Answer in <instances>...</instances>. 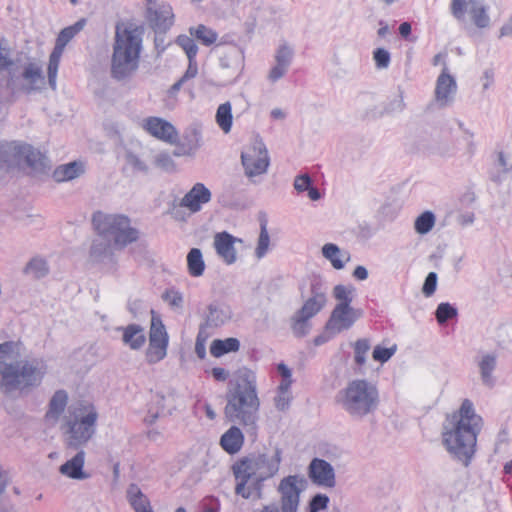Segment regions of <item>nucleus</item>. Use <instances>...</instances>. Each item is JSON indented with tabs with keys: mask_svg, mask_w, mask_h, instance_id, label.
I'll list each match as a JSON object with an SVG mask.
<instances>
[{
	"mask_svg": "<svg viewBox=\"0 0 512 512\" xmlns=\"http://www.w3.org/2000/svg\"><path fill=\"white\" fill-rule=\"evenodd\" d=\"M270 244V236L267 229V220L263 219L260 222V234L255 249V256L257 259H262L268 252Z\"/></svg>",
	"mask_w": 512,
	"mask_h": 512,
	"instance_id": "nucleus-42",
	"label": "nucleus"
},
{
	"mask_svg": "<svg viewBox=\"0 0 512 512\" xmlns=\"http://www.w3.org/2000/svg\"><path fill=\"white\" fill-rule=\"evenodd\" d=\"M84 173V166L81 162L73 161L58 166L53 172V178L57 182L73 180Z\"/></svg>",
	"mask_w": 512,
	"mask_h": 512,
	"instance_id": "nucleus-29",
	"label": "nucleus"
},
{
	"mask_svg": "<svg viewBox=\"0 0 512 512\" xmlns=\"http://www.w3.org/2000/svg\"><path fill=\"white\" fill-rule=\"evenodd\" d=\"M236 242H242V240L226 231L217 233L214 237L216 252L228 265L236 261V249L234 247Z\"/></svg>",
	"mask_w": 512,
	"mask_h": 512,
	"instance_id": "nucleus-23",
	"label": "nucleus"
},
{
	"mask_svg": "<svg viewBox=\"0 0 512 512\" xmlns=\"http://www.w3.org/2000/svg\"><path fill=\"white\" fill-rule=\"evenodd\" d=\"M189 33L192 37L198 40L201 44L205 46H210L214 44L218 38V34L213 29L200 24L196 27H190Z\"/></svg>",
	"mask_w": 512,
	"mask_h": 512,
	"instance_id": "nucleus-37",
	"label": "nucleus"
},
{
	"mask_svg": "<svg viewBox=\"0 0 512 512\" xmlns=\"http://www.w3.org/2000/svg\"><path fill=\"white\" fill-rule=\"evenodd\" d=\"M308 476L312 483L325 488L336 485L335 471L332 465L324 459L314 458L308 466Z\"/></svg>",
	"mask_w": 512,
	"mask_h": 512,
	"instance_id": "nucleus-18",
	"label": "nucleus"
},
{
	"mask_svg": "<svg viewBox=\"0 0 512 512\" xmlns=\"http://www.w3.org/2000/svg\"><path fill=\"white\" fill-rule=\"evenodd\" d=\"M355 292L356 288L352 285L338 284L333 288L337 304L325 324V332L330 336L349 330L362 317L363 311L351 306Z\"/></svg>",
	"mask_w": 512,
	"mask_h": 512,
	"instance_id": "nucleus-7",
	"label": "nucleus"
},
{
	"mask_svg": "<svg viewBox=\"0 0 512 512\" xmlns=\"http://www.w3.org/2000/svg\"><path fill=\"white\" fill-rule=\"evenodd\" d=\"M312 185H313L312 178L310 177L309 174H306V173L296 176L294 179V183H293L294 189L298 193L308 191V189Z\"/></svg>",
	"mask_w": 512,
	"mask_h": 512,
	"instance_id": "nucleus-55",
	"label": "nucleus"
},
{
	"mask_svg": "<svg viewBox=\"0 0 512 512\" xmlns=\"http://www.w3.org/2000/svg\"><path fill=\"white\" fill-rule=\"evenodd\" d=\"M208 339V334L206 332L205 327H201L196 337L195 343V353L200 358L203 359L206 356V341Z\"/></svg>",
	"mask_w": 512,
	"mask_h": 512,
	"instance_id": "nucleus-52",
	"label": "nucleus"
},
{
	"mask_svg": "<svg viewBox=\"0 0 512 512\" xmlns=\"http://www.w3.org/2000/svg\"><path fill=\"white\" fill-rule=\"evenodd\" d=\"M42 65L37 60L28 59L20 66L19 62L10 70L7 78V87L12 94H31L44 84Z\"/></svg>",
	"mask_w": 512,
	"mask_h": 512,
	"instance_id": "nucleus-11",
	"label": "nucleus"
},
{
	"mask_svg": "<svg viewBox=\"0 0 512 512\" xmlns=\"http://www.w3.org/2000/svg\"><path fill=\"white\" fill-rule=\"evenodd\" d=\"M142 128L151 136L168 142L174 143L177 138L176 128L167 120L160 117H148L142 121Z\"/></svg>",
	"mask_w": 512,
	"mask_h": 512,
	"instance_id": "nucleus-19",
	"label": "nucleus"
},
{
	"mask_svg": "<svg viewBox=\"0 0 512 512\" xmlns=\"http://www.w3.org/2000/svg\"><path fill=\"white\" fill-rule=\"evenodd\" d=\"M176 43L178 46H180L188 59H194L197 56L198 53V46L195 43L194 37L187 36V35H179L176 38Z\"/></svg>",
	"mask_w": 512,
	"mask_h": 512,
	"instance_id": "nucleus-47",
	"label": "nucleus"
},
{
	"mask_svg": "<svg viewBox=\"0 0 512 512\" xmlns=\"http://www.w3.org/2000/svg\"><path fill=\"white\" fill-rule=\"evenodd\" d=\"M322 255L330 261L333 268L341 270L345 266V261H349L348 253L342 254L340 248L334 243H327L322 247Z\"/></svg>",
	"mask_w": 512,
	"mask_h": 512,
	"instance_id": "nucleus-30",
	"label": "nucleus"
},
{
	"mask_svg": "<svg viewBox=\"0 0 512 512\" xmlns=\"http://www.w3.org/2000/svg\"><path fill=\"white\" fill-rule=\"evenodd\" d=\"M241 163L245 175L249 178L262 175L267 172L270 158L264 142L256 139L248 150L241 153Z\"/></svg>",
	"mask_w": 512,
	"mask_h": 512,
	"instance_id": "nucleus-13",
	"label": "nucleus"
},
{
	"mask_svg": "<svg viewBox=\"0 0 512 512\" xmlns=\"http://www.w3.org/2000/svg\"><path fill=\"white\" fill-rule=\"evenodd\" d=\"M405 108V102L402 92L400 91L397 96L393 99L389 100V102L385 105L384 111L387 114L401 112Z\"/></svg>",
	"mask_w": 512,
	"mask_h": 512,
	"instance_id": "nucleus-54",
	"label": "nucleus"
},
{
	"mask_svg": "<svg viewBox=\"0 0 512 512\" xmlns=\"http://www.w3.org/2000/svg\"><path fill=\"white\" fill-rule=\"evenodd\" d=\"M450 12L458 22H464L469 14L476 27L482 29L490 25V17L482 0H451Z\"/></svg>",
	"mask_w": 512,
	"mask_h": 512,
	"instance_id": "nucleus-12",
	"label": "nucleus"
},
{
	"mask_svg": "<svg viewBox=\"0 0 512 512\" xmlns=\"http://www.w3.org/2000/svg\"><path fill=\"white\" fill-rule=\"evenodd\" d=\"M155 165L167 172L174 169V161L168 153H159L156 155Z\"/></svg>",
	"mask_w": 512,
	"mask_h": 512,
	"instance_id": "nucleus-58",
	"label": "nucleus"
},
{
	"mask_svg": "<svg viewBox=\"0 0 512 512\" xmlns=\"http://www.w3.org/2000/svg\"><path fill=\"white\" fill-rule=\"evenodd\" d=\"M117 330L123 331L124 344L133 350L140 349L146 341L144 329L140 325L130 324L127 327H118Z\"/></svg>",
	"mask_w": 512,
	"mask_h": 512,
	"instance_id": "nucleus-28",
	"label": "nucleus"
},
{
	"mask_svg": "<svg viewBox=\"0 0 512 512\" xmlns=\"http://www.w3.org/2000/svg\"><path fill=\"white\" fill-rule=\"evenodd\" d=\"M17 62H20V60L12 58L8 42L4 39L0 40V70H5L9 73Z\"/></svg>",
	"mask_w": 512,
	"mask_h": 512,
	"instance_id": "nucleus-46",
	"label": "nucleus"
},
{
	"mask_svg": "<svg viewBox=\"0 0 512 512\" xmlns=\"http://www.w3.org/2000/svg\"><path fill=\"white\" fill-rule=\"evenodd\" d=\"M162 298L165 302H167L173 308H181L183 304V296L182 294L175 289H167Z\"/></svg>",
	"mask_w": 512,
	"mask_h": 512,
	"instance_id": "nucleus-53",
	"label": "nucleus"
},
{
	"mask_svg": "<svg viewBox=\"0 0 512 512\" xmlns=\"http://www.w3.org/2000/svg\"><path fill=\"white\" fill-rule=\"evenodd\" d=\"M482 424V417L476 414L469 399H465L459 410L448 415L443 423V446L454 460L465 467L471 464L475 456Z\"/></svg>",
	"mask_w": 512,
	"mask_h": 512,
	"instance_id": "nucleus-1",
	"label": "nucleus"
},
{
	"mask_svg": "<svg viewBox=\"0 0 512 512\" xmlns=\"http://www.w3.org/2000/svg\"><path fill=\"white\" fill-rule=\"evenodd\" d=\"M127 162L133 169H135L137 171H141V172L148 171L147 165L135 154L129 153L127 155Z\"/></svg>",
	"mask_w": 512,
	"mask_h": 512,
	"instance_id": "nucleus-61",
	"label": "nucleus"
},
{
	"mask_svg": "<svg viewBox=\"0 0 512 512\" xmlns=\"http://www.w3.org/2000/svg\"><path fill=\"white\" fill-rule=\"evenodd\" d=\"M146 19L156 33H165L174 23V13L164 1L146 0Z\"/></svg>",
	"mask_w": 512,
	"mask_h": 512,
	"instance_id": "nucleus-15",
	"label": "nucleus"
},
{
	"mask_svg": "<svg viewBox=\"0 0 512 512\" xmlns=\"http://www.w3.org/2000/svg\"><path fill=\"white\" fill-rule=\"evenodd\" d=\"M497 358L494 354H485L479 361V370L481 380L484 385L492 387L495 383V379L492 376L493 371L496 368Z\"/></svg>",
	"mask_w": 512,
	"mask_h": 512,
	"instance_id": "nucleus-33",
	"label": "nucleus"
},
{
	"mask_svg": "<svg viewBox=\"0 0 512 512\" xmlns=\"http://www.w3.org/2000/svg\"><path fill=\"white\" fill-rule=\"evenodd\" d=\"M198 73V66L196 58L194 59H188V67L184 73V75L181 77V79L186 82L189 79L194 78Z\"/></svg>",
	"mask_w": 512,
	"mask_h": 512,
	"instance_id": "nucleus-62",
	"label": "nucleus"
},
{
	"mask_svg": "<svg viewBox=\"0 0 512 512\" xmlns=\"http://www.w3.org/2000/svg\"><path fill=\"white\" fill-rule=\"evenodd\" d=\"M143 31L133 24H117L110 73L117 81L129 80L139 68Z\"/></svg>",
	"mask_w": 512,
	"mask_h": 512,
	"instance_id": "nucleus-5",
	"label": "nucleus"
},
{
	"mask_svg": "<svg viewBox=\"0 0 512 512\" xmlns=\"http://www.w3.org/2000/svg\"><path fill=\"white\" fill-rule=\"evenodd\" d=\"M211 199V191L203 183L198 182L183 196L180 206L188 209L191 213H197Z\"/></svg>",
	"mask_w": 512,
	"mask_h": 512,
	"instance_id": "nucleus-20",
	"label": "nucleus"
},
{
	"mask_svg": "<svg viewBox=\"0 0 512 512\" xmlns=\"http://www.w3.org/2000/svg\"><path fill=\"white\" fill-rule=\"evenodd\" d=\"M93 225L99 236L113 241L118 249H124L139 239L140 232L131 225L129 217L123 214L97 213L93 216Z\"/></svg>",
	"mask_w": 512,
	"mask_h": 512,
	"instance_id": "nucleus-8",
	"label": "nucleus"
},
{
	"mask_svg": "<svg viewBox=\"0 0 512 512\" xmlns=\"http://www.w3.org/2000/svg\"><path fill=\"white\" fill-rule=\"evenodd\" d=\"M68 402V394L65 390H57L51 397L45 420L54 425L64 412Z\"/></svg>",
	"mask_w": 512,
	"mask_h": 512,
	"instance_id": "nucleus-25",
	"label": "nucleus"
},
{
	"mask_svg": "<svg viewBox=\"0 0 512 512\" xmlns=\"http://www.w3.org/2000/svg\"><path fill=\"white\" fill-rule=\"evenodd\" d=\"M243 55L241 50L234 46L227 54L220 58V66L224 69H234L239 71L242 67Z\"/></svg>",
	"mask_w": 512,
	"mask_h": 512,
	"instance_id": "nucleus-38",
	"label": "nucleus"
},
{
	"mask_svg": "<svg viewBox=\"0 0 512 512\" xmlns=\"http://www.w3.org/2000/svg\"><path fill=\"white\" fill-rule=\"evenodd\" d=\"M151 328L147 358L150 363H156L166 356L168 335L161 319L151 310Z\"/></svg>",
	"mask_w": 512,
	"mask_h": 512,
	"instance_id": "nucleus-16",
	"label": "nucleus"
},
{
	"mask_svg": "<svg viewBox=\"0 0 512 512\" xmlns=\"http://www.w3.org/2000/svg\"><path fill=\"white\" fill-rule=\"evenodd\" d=\"M188 272L193 277H200L205 270V262L199 248H192L187 254Z\"/></svg>",
	"mask_w": 512,
	"mask_h": 512,
	"instance_id": "nucleus-34",
	"label": "nucleus"
},
{
	"mask_svg": "<svg viewBox=\"0 0 512 512\" xmlns=\"http://www.w3.org/2000/svg\"><path fill=\"white\" fill-rule=\"evenodd\" d=\"M336 402L353 419H363L379 405V392L375 384L366 379H354L336 395Z\"/></svg>",
	"mask_w": 512,
	"mask_h": 512,
	"instance_id": "nucleus-6",
	"label": "nucleus"
},
{
	"mask_svg": "<svg viewBox=\"0 0 512 512\" xmlns=\"http://www.w3.org/2000/svg\"><path fill=\"white\" fill-rule=\"evenodd\" d=\"M76 35L72 32L68 27L62 29L57 36L56 43L54 48L64 51L66 45L75 37Z\"/></svg>",
	"mask_w": 512,
	"mask_h": 512,
	"instance_id": "nucleus-56",
	"label": "nucleus"
},
{
	"mask_svg": "<svg viewBox=\"0 0 512 512\" xmlns=\"http://www.w3.org/2000/svg\"><path fill=\"white\" fill-rule=\"evenodd\" d=\"M98 413L93 406L79 408L74 415L65 417L62 431L68 447L78 449L95 434Z\"/></svg>",
	"mask_w": 512,
	"mask_h": 512,
	"instance_id": "nucleus-9",
	"label": "nucleus"
},
{
	"mask_svg": "<svg viewBox=\"0 0 512 512\" xmlns=\"http://www.w3.org/2000/svg\"><path fill=\"white\" fill-rule=\"evenodd\" d=\"M396 350V345L389 348L377 345L373 349L372 357L377 362L385 363L395 354Z\"/></svg>",
	"mask_w": 512,
	"mask_h": 512,
	"instance_id": "nucleus-50",
	"label": "nucleus"
},
{
	"mask_svg": "<svg viewBox=\"0 0 512 512\" xmlns=\"http://www.w3.org/2000/svg\"><path fill=\"white\" fill-rule=\"evenodd\" d=\"M240 349V341L237 338L215 339L211 343L210 353L214 357H221L230 352H237Z\"/></svg>",
	"mask_w": 512,
	"mask_h": 512,
	"instance_id": "nucleus-32",
	"label": "nucleus"
},
{
	"mask_svg": "<svg viewBox=\"0 0 512 512\" xmlns=\"http://www.w3.org/2000/svg\"><path fill=\"white\" fill-rule=\"evenodd\" d=\"M114 243L105 236H99L92 241L89 250V261L105 270L114 269L117 263Z\"/></svg>",
	"mask_w": 512,
	"mask_h": 512,
	"instance_id": "nucleus-17",
	"label": "nucleus"
},
{
	"mask_svg": "<svg viewBox=\"0 0 512 512\" xmlns=\"http://www.w3.org/2000/svg\"><path fill=\"white\" fill-rule=\"evenodd\" d=\"M435 215L431 211H424L415 220L414 229L420 235L429 233L435 225Z\"/></svg>",
	"mask_w": 512,
	"mask_h": 512,
	"instance_id": "nucleus-41",
	"label": "nucleus"
},
{
	"mask_svg": "<svg viewBox=\"0 0 512 512\" xmlns=\"http://www.w3.org/2000/svg\"><path fill=\"white\" fill-rule=\"evenodd\" d=\"M437 274L435 272H429L424 280L422 292L426 297H430L434 294L437 287Z\"/></svg>",
	"mask_w": 512,
	"mask_h": 512,
	"instance_id": "nucleus-57",
	"label": "nucleus"
},
{
	"mask_svg": "<svg viewBox=\"0 0 512 512\" xmlns=\"http://www.w3.org/2000/svg\"><path fill=\"white\" fill-rule=\"evenodd\" d=\"M288 67L280 66V64L276 63L269 71L268 79L270 82L275 83L279 79H281L288 71Z\"/></svg>",
	"mask_w": 512,
	"mask_h": 512,
	"instance_id": "nucleus-60",
	"label": "nucleus"
},
{
	"mask_svg": "<svg viewBox=\"0 0 512 512\" xmlns=\"http://www.w3.org/2000/svg\"><path fill=\"white\" fill-rule=\"evenodd\" d=\"M282 451L275 448L272 453L251 455L238 460L232 471L236 480L235 493L244 499L262 498L264 481L279 471Z\"/></svg>",
	"mask_w": 512,
	"mask_h": 512,
	"instance_id": "nucleus-4",
	"label": "nucleus"
},
{
	"mask_svg": "<svg viewBox=\"0 0 512 512\" xmlns=\"http://www.w3.org/2000/svg\"><path fill=\"white\" fill-rule=\"evenodd\" d=\"M188 139L190 149H197L201 143V133L198 128L192 127L185 137Z\"/></svg>",
	"mask_w": 512,
	"mask_h": 512,
	"instance_id": "nucleus-59",
	"label": "nucleus"
},
{
	"mask_svg": "<svg viewBox=\"0 0 512 512\" xmlns=\"http://www.w3.org/2000/svg\"><path fill=\"white\" fill-rule=\"evenodd\" d=\"M456 91V80L445 65L436 80L435 99L441 106H446L453 101Z\"/></svg>",
	"mask_w": 512,
	"mask_h": 512,
	"instance_id": "nucleus-21",
	"label": "nucleus"
},
{
	"mask_svg": "<svg viewBox=\"0 0 512 512\" xmlns=\"http://www.w3.org/2000/svg\"><path fill=\"white\" fill-rule=\"evenodd\" d=\"M49 269L47 262L40 258H32L25 266L24 273L33 278L39 279L47 275Z\"/></svg>",
	"mask_w": 512,
	"mask_h": 512,
	"instance_id": "nucleus-40",
	"label": "nucleus"
},
{
	"mask_svg": "<svg viewBox=\"0 0 512 512\" xmlns=\"http://www.w3.org/2000/svg\"><path fill=\"white\" fill-rule=\"evenodd\" d=\"M84 463L85 452L84 450L81 449L76 453L75 456H73L71 459L67 460L60 466L59 472L62 475L74 480L88 479L90 475L83 470Z\"/></svg>",
	"mask_w": 512,
	"mask_h": 512,
	"instance_id": "nucleus-24",
	"label": "nucleus"
},
{
	"mask_svg": "<svg viewBox=\"0 0 512 512\" xmlns=\"http://www.w3.org/2000/svg\"><path fill=\"white\" fill-rule=\"evenodd\" d=\"M20 141H0V171L10 172L20 167Z\"/></svg>",
	"mask_w": 512,
	"mask_h": 512,
	"instance_id": "nucleus-22",
	"label": "nucleus"
},
{
	"mask_svg": "<svg viewBox=\"0 0 512 512\" xmlns=\"http://www.w3.org/2000/svg\"><path fill=\"white\" fill-rule=\"evenodd\" d=\"M126 498L135 512H153L148 497L137 484L131 483L128 486Z\"/></svg>",
	"mask_w": 512,
	"mask_h": 512,
	"instance_id": "nucleus-27",
	"label": "nucleus"
},
{
	"mask_svg": "<svg viewBox=\"0 0 512 512\" xmlns=\"http://www.w3.org/2000/svg\"><path fill=\"white\" fill-rule=\"evenodd\" d=\"M373 60L377 69H386L390 65L391 56L388 50L377 48L373 51Z\"/></svg>",
	"mask_w": 512,
	"mask_h": 512,
	"instance_id": "nucleus-51",
	"label": "nucleus"
},
{
	"mask_svg": "<svg viewBox=\"0 0 512 512\" xmlns=\"http://www.w3.org/2000/svg\"><path fill=\"white\" fill-rule=\"evenodd\" d=\"M243 442L244 435L237 426H231L220 438L221 447L231 455L241 450Z\"/></svg>",
	"mask_w": 512,
	"mask_h": 512,
	"instance_id": "nucleus-26",
	"label": "nucleus"
},
{
	"mask_svg": "<svg viewBox=\"0 0 512 512\" xmlns=\"http://www.w3.org/2000/svg\"><path fill=\"white\" fill-rule=\"evenodd\" d=\"M305 480L299 475L284 477L277 488L280 495L279 507L284 512H298L300 494L305 488Z\"/></svg>",
	"mask_w": 512,
	"mask_h": 512,
	"instance_id": "nucleus-14",
	"label": "nucleus"
},
{
	"mask_svg": "<svg viewBox=\"0 0 512 512\" xmlns=\"http://www.w3.org/2000/svg\"><path fill=\"white\" fill-rule=\"evenodd\" d=\"M371 348L370 340L367 338L358 339L353 344L354 362L358 367L365 365L367 361V354Z\"/></svg>",
	"mask_w": 512,
	"mask_h": 512,
	"instance_id": "nucleus-43",
	"label": "nucleus"
},
{
	"mask_svg": "<svg viewBox=\"0 0 512 512\" xmlns=\"http://www.w3.org/2000/svg\"><path fill=\"white\" fill-rule=\"evenodd\" d=\"M294 57V50L287 43L281 44L276 50L275 62L280 66L290 67Z\"/></svg>",
	"mask_w": 512,
	"mask_h": 512,
	"instance_id": "nucleus-48",
	"label": "nucleus"
},
{
	"mask_svg": "<svg viewBox=\"0 0 512 512\" xmlns=\"http://www.w3.org/2000/svg\"><path fill=\"white\" fill-rule=\"evenodd\" d=\"M329 497L323 493L315 494L308 503L306 512H320L327 509L329 504Z\"/></svg>",
	"mask_w": 512,
	"mask_h": 512,
	"instance_id": "nucleus-49",
	"label": "nucleus"
},
{
	"mask_svg": "<svg viewBox=\"0 0 512 512\" xmlns=\"http://www.w3.org/2000/svg\"><path fill=\"white\" fill-rule=\"evenodd\" d=\"M226 400V418L230 422L254 429L258 420L260 400L257 394L256 375L252 370L246 367L237 370L230 381Z\"/></svg>",
	"mask_w": 512,
	"mask_h": 512,
	"instance_id": "nucleus-3",
	"label": "nucleus"
},
{
	"mask_svg": "<svg viewBox=\"0 0 512 512\" xmlns=\"http://www.w3.org/2000/svg\"><path fill=\"white\" fill-rule=\"evenodd\" d=\"M127 309L133 315V317H138L143 313L144 307L141 300L135 299L128 302Z\"/></svg>",
	"mask_w": 512,
	"mask_h": 512,
	"instance_id": "nucleus-64",
	"label": "nucleus"
},
{
	"mask_svg": "<svg viewBox=\"0 0 512 512\" xmlns=\"http://www.w3.org/2000/svg\"><path fill=\"white\" fill-rule=\"evenodd\" d=\"M327 304V287L321 279H314L310 284V296L304 301L291 318V330L294 336L301 338L306 336L311 324L309 320L316 316Z\"/></svg>",
	"mask_w": 512,
	"mask_h": 512,
	"instance_id": "nucleus-10",
	"label": "nucleus"
},
{
	"mask_svg": "<svg viewBox=\"0 0 512 512\" xmlns=\"http://www.w3.org/2000/svg\"><path fill=\"white\" fill-rule=\"evenodd\" d=\"M170 399H171V396L166 397L159 393H157L155 395L154 401H155L156 405L158 406V409L156 412H154L152 408H150L148 410V416L146 418V421L149 424L154 423L160 414H165L166 412L169 414L171 413L172 407L166 405V402Z\"/></svg>",
	"mask_w": 512,
	"mask_h": 512,
	"instance_id": "nucleus-44",
	"label": "nucleus"
},
{
	"mask_svg": "<svg viewBox=\"0 0 512 512\" xmlns=\"http://www.w3.org/2000/svg\"><path fill=\"white\" fill-rule=\"evenodd\" d=\"M63 52L64 51H62V50L53 48V50L49 56L47 74H48V83L52 89H56V79H57L59 64H60V60L63 55Z\"/></svg>",
	"mask_w": 512,
	"mask_h": 512,
	"instance_id": "nucleus-39",
	"label": "nucleus"
},
{
	"mask_svg": "<svg viewBox=\"0 0 512 512\" xmlns=\"http://www.w3.org/2000/svg\"><path fill=\"white\" fill-rule=\"evenodd\" d=\"M457 315V308L448 302L440 303L435 310V317L440 325H443L449 320L456 318Z\"/></svg>",
	"mask_w": 512,
	"mask_h": 512,
	"instance_id": "nucleus-45",
	"label": "nucleus"
},
{
	"mask_svg": "<svg viewBox=\"0 0 512 512\" xmlns=\"http://www.w3.org/2000/svg\"><path fill=\"white\" fill-rule=\"evenodd\" d=\"M22 344L19 341H6L0 344V390L10 393L26 390L41 384L46 369L38 359H18Z\"/></svg>",
	"mask_w": 512,
	"mask_h": 512,
	"instance_id": "nucleus-2",
	"label": "nucleus"
},
{
	"mask_svg": "<svg viewBox=\"0 0 512 512\" xmlns=\"http://www.w3.org/2000/svg\"><path fill=\"white\" fill-rule=\"evenodd\" d=\"M231 318V312L228 308L210 304L208 307L207 322L209 325L218 327L226 323Z\"/></svg>",
	"mask_w": 512,
	"mask_h": 512,
	"instance_id": "nucleus-36",
	"label": "nucleus"
},
{
	"mask_svg": "<svg viewBox=\"0 0 512 512\" xmlns=\"http://www.w3.org/2000/svg\"><path fill=\"white\" fill-rule=\"evenodd\" d=\"M290 405V396L285 392L278 393L275 397V406L280 411H285Z\"/></svg>",
	"mask_w": 512,
	"mask_h": 512,
	"instance_id": "nucleus-63",
	"label": "nucleus"
},
{
	"mask_svg": "<svg viewBox=\"0 0 512 512\" xmlns=\"http://www.w3.org/2000/svg\"><path fill=\"white\" fill-rule=\"evenodd\" d=\"M19 150L20 166L26 164L30 168L38 169L43 165L42 154L39 150L22 142H20Z\"/></svg>",
	"mask_w": 512,
	"mask_h": 512,
	"instance_id": "nucleus-31",
	"label": "nucleus"
},
{
	"mask_svg": "<svg viewBox=\"0 0 512 512\" xmlns=\"http://www.w3.org/2000/svg\"><path fill=\"white\" fill-rule=\"evenodd\" d=\"M215 120L217 125L221 128V130L225 133L231 131L232 128V105L229 101L222 103L218 106Z\"/></svg>",
	"mask_w": 512,
	"mask_h": 512,
	"instance_id": "nucleus-35",
	"label": "nucleus"
}]
</instances>
